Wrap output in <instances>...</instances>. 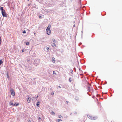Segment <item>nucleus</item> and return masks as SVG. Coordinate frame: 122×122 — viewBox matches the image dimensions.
Returning a JSON list of instances; mask_svg holds the SVG:
<instances>
[{
	"mask_svg": "<svg viewBox=\"0 0 122 122\" xmlns=\"http://www.w3.org/2000/svg\"><path fill=\"white\" fill-rule=\"evenodd\" d=\"M51 27V25H48V26L46 29V32L47 34L48 35H50L51 34V30H50V28Z\"/></svg>",
	"mask_w": 122,
	"mask_h": 122,
	"instance_id": "1",
	"label": "nucleus"
},
{
	"mask_svg": "<svg viewBox=\"0 0 122 122\" xmlns=\"http://www.w3.org/2000/svg\"><path fill=\"white\" fill-rule=\"evenodd\" d=\"M87 116L91 120H95L97 118L96 117H92L89 115H88Z\"/></svg>",
	"mask_w": 122,
	"mask_h": 122,
	"instance_id": "2",
	"label": "nucleus"
},
{
	"mask_svg": "<svg viewBox=\"0 0 122 122\" xmlns=\"http://www.w3.org/2000/svg\"><path fill=\"white\" fill-rule=\"evenodd\" d=\"M2 15L4 17H7V15L5 11H3L2 12H1Z\"/></svg>",
	"mask_w": 122,
	"mask_h": 122,
	"instance_id": "3",
	"label": "nucleus"
},
{
	"mask_svg": "<svg viewBox=\"0 0 122 122\" xmlns=\"http://www.w3.org/2000/svg\"><path fill=\"white\" fill-rule=\"evenodd\" d=\"M11 94L12 96H14L15 95V92L14 91L12 90H11Z\"/></svg>",
	"mask_w": 122,
	"mask_h": 122,
	"instance_id": "4",
	"label": "nucleus"
},
{
	"mask_svg": "<svg viewBox=\"0 0 122 122\" xmlns=\"http://www.w3.org/2000/svg\"><path fill=\"white\" fill-rule=\"evenodd\" d=\"M30 98L29 97H28L27 98V102L28 103H29L30 101Z\"/></svg>",
	"mask_w": 122,
	"mask_h": 122,
	"instance_id": "5",
	"label": "nucleus"
},
{
	"mask_svg": "<svg viewBox=\"0 0 122 122\" xmlns=\"http://www.w3.org/2000/svg\"><path fill=\"white\" fill-rule=\"evenodd\" d=\"M0 10H1V12L3 11H5V10H4L3 7L1 6H0Z\"/></svg>",
	"mask_w": 122,
	"mask_h": 122,
	"instance_id": "6",
	"label": "nucleus"
},
{
	"mask_svg": "<svg viewBox=\"0 0 122 122\" xmlns=\"http://www.w3.org/2000/svg\"><path fill=\"white\" fill-rule=\"evenodd\" d=\"M40 104V102H37L36 105L37 107H39Z\"/></svg>",
	"mask_w": 122,
	"mask_h": 122,
	"instance_id": "7",
	"label": "nucleus"
},
{
	"mask_svg": "<svg viewBox=\"0 0 122 122\" xmlns=\"http://www.w3.org/2000/svg\"><path fill=\"white\" fill-rule=\"evenodd\" d=\"M51 45L52 46H56V45L55 43H52L51 44Z\"/></svg>",
	"mask_w": 122,
	"mask_h": 122,
	"instance_id": "8",
	"label": "nucleus"
},
{
	"mask_svg": "<svg viewBox=\"0 0 122 122\" xmlns=\"http://www.w3.org/2000/svg\"><path fill=\"white\" fill-rule=\"evenodd\" d=\"M55 58H52V61L53 63H54L55 62Z\"/></svg>",
	"mask_w": 122,
	"mask_h": 122,
	"instance_id": "9",
	"label": "nucleus"
},
{
	"mask_svg": "<svg viewBox=\"0 0 122 122\" xmlns=\"http://www.w3.org/2000/svg\"><path fill=\"white\" fill-rule=\"evenodd\" d=\"M56 121L58 122H59L61 121L62 120L61 119H56Z\"/></svg>",
	"mask_w": 122,
	"mask_h": 122,
	"instance_id": "10",
	"label": "nucleus"
},
{
	"mask_svg": "<svg viewBox=\"0 0 122 122\" xmlns=\"http://www.w3.org/2000/svg\"><path fill=\"white\" fill-rule=\"evenodd\" d=\"M3 63V61L2 60H0V66L1 65V64Z\"/></svg>",
	"mask_w": 122,
	"mask_h": 122,
	"instance_id": "11",
	"label": "nucleus"
},
{
	"mask_svg": "<svg viewBox=\"0 0 122 122\" xmlns=\"http://www.w3.org/2000/svg\"><path fill=\"white\" fill-rule=\"evenodd\" d=\"M51 112L52 114L54 115L55 114V113L53 111H52Z\"/></svg>",
	"mask_w": 122,
	"mask_h": 122,
	"instance_id": "12",
	"label": "nucleus"
},
{
	"mask_svg": "<svg viewBox=\"0 0 122 122\" xmlns=\"http://www.w3.org/2000/svg\"><path fill=\"white\" fill-rule=\"evenodd\" d=\"M10 105H13V103L12 102H10Z\"/></svg>",
	"mask_w": 122,
	"mask_h": 122,
	"instance_id": "13",
	"label": "nucleus"
},
{
	"mask_svg": "<svg viewBox=\"0 0 122 122\" xmlns=\"http://www.w3.org/2000/svg\"><path fill=\"white\" fill-rule=\"evenodd\" d=\"M52 40H53V41L54 43H55L56 42V41H55V39H53Z\"/></svg>",
	"mask_w": 122,
	"mask_h": 122,
	"instance_id": "14",
	"label": "nucleus"
},
{
	"mask_svg": "<svg viewBox=\"0 0 122 122\" xmlns=\"http://www.w3.org/2000/svg\"><path fill=\"white\" fill-rule=\"evenodd\" d=\"M29 42H27L25 43V44L26 45H29Z\"/></svg>",
	"mask_w": 122,
	"mask_h": 122,
	"instance_id": "15",
	"label": "nucleus"
},
{
	"mask_svg": "<svg viewBox=\"0 0 122 122\" xmlns=\"http://www.w3.org/2000/svg\"><path fill=\"white\" fill-rule=\"evenodd\" d=\"M46 49L48 51H49L50 50L49 48L48 47H47Z\"/></svg>",
	"mask_w": 122,
	"mask_h": 122,
	"instance_id": "16",
	"label": "nucleus"
},
{
	"mask_svg": "<svg viewBox=\"0 0 122 122\" xmlns=\"http://www.w3.org/2000/svg\"><path fill=\"white\" fill-rule=\"evenodd\" d=\"M71 80H71V78H69V81L71 82Z\"/></svg>",
	"mask_w": 122,
	"mask_h": 122,
	"instance_id": "17",
	"label": "nucleus"
},
{
	"mask_svg": "<svg viewBox=\"0 0 122 122\" xmlns=\"http://www.w3.org/2000/svg\"><path fill=\"white\" fill-rule=\"evenodd\" d=\"M1 38L0 37V45L1 44Z\"/></svg>",
	"mask_w": 122,
	"mask_h": 122,
	"instance_id": "18",
	"label": "nucleus"
},
{
	"mask_svg": "<svg viewBox=\"0 0 122 122\" xmlns=\"http://www.w3.org/2000/svg\"><path fill=\"white\" fill-rule=\"evenodd\" d=\"M41 118L40 117H39V118H38V120H39V121H40L41 120Z\"/></svg>",
	"mask_w": 122,
	"mask_h": 122,
	"instance_id": "19",
	"label": "nucleus"
},
{
	"mask_svg": "<svg viewBox=\"0 0 122 122\" xmlns=\"http://www.w3.org/2000/svg\"><path fill=\"white\" fill-rule=\"evenodd\" d=\"M23 33H26V32L25 30H24L23 32Z\"/></svg>",
	"mask_w": 122,
	"mask_h": 122,
	"instance_id": "20",
	"label": "nucleus"
},
{
	"mask_svg": "<svg viewBox=\"0 0 122 122\" xmlns=\"http://www.w3.org/2000/svg\"><path fill=\"white\" fill-rule=\"evenodd\" d=\"M62 117V116H61V115H60L59 116V118H61V117Z\"/></svg>",
	"mask_w": 122,
	"mask_h": 122,
	"instance_id": "21",
	"label": "nucleus"
},
{
	"mask_svg": "<svg viewBox=\"0 0 122 122\" xmlns=\"http://www.w3.org/2000/svg\"><path fill=\"white\" fill-rule=\"evenodd\" d=\"M53 73L54 74H55V72L54 71H53Z\"/></svg>",
	"mask_w": 122,
	"mask_h": 122,
	"instance_id": "22",
	"label": "nucleus"
},
{
	"mask_svg": "<svg viewBox=\"0 0 122 122\" xmlns=\"http://www.w3.org/2000/svg\"><path fill=\"white\" fill-rule=\"evenodd\" d=\"M28 122H31L30 120H28Z\"/></svg>",
	"mask_w": 122,
	"mask_h": 122,
	"instance_id": "23",
	"label": "nucleus"
},
{
	"mask_svg": "<svg viewBox=\"0 0 122 122\" xmlns=\"http://www.w3.org/2000/svg\"><path fill=\"white\" fill-rule=\"evenodd\" d=\"M51 94L52 95H54V94L52 92L51 93Z\"/></svg>",
	"mask_w": 122,
	"mask_h": 122,
	"instance_id": "24",
	"label": "nucleus"
},
{
	"mask_svg": "<svg viewBox=\"0 0 122 122\" xmlns=\"http://www.w3.org/2000/svg\"><path fill=\"white\" fill-rule=\"evenodd\" d=\"M24 49H23L22 50V51L23 52H24Z\"/></svg>",
	"mask_w": 122,
	"mask_h": 122,
	"instance_id": "25",
	"label": "nucleus"
},
{
	"mask_svg": "<svg viewBox=\"0 0 122 122\" xmlns=\"http://www.w3.org/2000/svg\"><path fill=\"white\" fill-rule=\"evenodd\" d=\"M19 105V104H17L16 105V106H18Z\"/></svg>",
	"mask_w": 122,
	"mask_h": 122,
	"instance_id": "26",
	"label": "nucleus"
},
{
	"mask_svg": "<svg viewBox=\"0 0 122 122\" xmlns=\"http://www.w3.org/2000/svg\"><path fill=\"white\" fill-rule=\"evenodd\" d=\"M66 102H67V104H68V101H66Z\"/></svg>",
	"mask_w": 122,
	"mask_h": 122,
	"instance_id": "27",
	"label": "nucleus"
},
{
	"mask_svg": "<svg viewBox=\"0 0 122 122\" xmlns=\"http://www.w3.org/2000/svg\"><path fill=\"white\" fill-rule=\"evenodd\" d=\"M39 17L40 18H41V16H39Z\"/></svg>",
	"mask_w": 122,
	"mask_h": 122,
	"instance_id": "28",
	"label": "nucleus"
},
{
	"mask_svg": "<svg viewBox=\"0 0 122 122\" xmlns=\"http://www.w3.org/2000/svg\"><path fill=\"white\" fill-rule=\"evenodd\" d=\"M38 97V96H37V97H36V98H37Z\"/></svg>",
	"mask_w": 122,
	"mask_h": 122,
	"instance_id": "29",
	"label": "nucleus"
},
{
	"mask_svg": "<svg viewBox=\"0 0 122 122\" xmlns=\"http://www.w3.org/2000/svg\"><path fill=\"white\" fill-rule=\"evenodd\" d=\"M59 88H61V87L60 86H59Z\"/></svg>",
	"mask_w": 122,
	"mask_h": 122,
	"instance_id": "30",
	"label": "nucleus"
},
{
	"mask_svg": "<svg viewBox=\"0 0 122 122\" xmlns=\"http://www.w3.org/2000/svg\"><path fill=\"white\" fill-rule=\"evenodd\" d=\"M15 105V104H14V105Z\"/></svg>",
	"mask_w": 122,
	"mask_h": 122,
	"instance_id": "31",
	"label": "nucleus"
},
{
	"mask_svg": "<svg viewBox=\"0 0 122 122\" xmlns=\"http://www.w3.org/2000/svg\"><path fill=\"white\" fill-rule=\"evenodd\" d=\"M33 98L34 99V97H33Z\"/></svg>",
	"mask_w": 122,
	"mask_h": 122,
	"instance_id": "32",
	"label": "nucleus"
},
{
	"mask_svg": "<svg viewBox=\"0 0 122 122\" xmlns=\"http://www.w3.org/2000/svg\"><path fill=\"white\" fill-rule=\"evenodd\" d=\"M29 0H28V1H29Z\"/></svg>",
	"mask_w": 122,
	"mask_h": 122,
	"instance_id": "33",
	"label": "nucleus"
}]
</instances>
